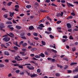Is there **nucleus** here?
<instances>
[{
    "label": "nucleus",
    "mask_w": 78,
    "mask_h": 78,
    "mask_svg": "<svg viewBox=\"0 0 78 78\" xmlns=\"http://www.w3.org/2000/svg\"><path fill=\"white\" fill-rule=\"evenodd\" d=\"M29 28L30 30H34V27L33 26H30Z\"/></svg>",
    "instance_id": "nucleus-10"
},
{
    "label": "nucleus",
    "mask_w": 78,
    "mask_h": 78,
    "mask_svg": "<svg viewBox=\"0 0 78 78\" xmlns=\"http://www.w3.org/2000/svg\"><path fill=\"white\" fill-rule=\"evenodd\" d=\"M4 67V65L3 64H0V68Z\"/></svg>",
    "instance_id": "nucleus-34"
},
{
    "label": "nucleus",
    "mask_w": 78,
    "mask_h": 78,
    "mask_svg": "<svg viewBox=\"0 0 78 78\" xmlns=\"http://www.w3.org/2000/svg\"><path fill=\"white\" fill-rule=\"evenodd\" d=\"M13 66H19V64L17 63H16L15 64H14L13 65Z\"/></svg>",
    "instance_id": "nucleus-59"
},
{
    "label": "nucleus",
    "mask_w": 78,
    "mask_h": 78,
    "mask_svg": "<svg viewBox=\"0 0 78 78\" xmlns=\"http://www.w3.org/2000/svg\"><path fill=\"white\" fill-rule=\"evenodd\" d=\"M50 2V0H46L45 2L46 3H49Z\"/></svg>",
    "instance_id": "nucleus-52"
},
{
    "label": "nucleus",
    "mask_w": 78,
    "mask_h": 78,
    "mask_svg": "<svg viewBox=\"0 0 78 78\" xmlns=\"http://www.w3.org/2000/svg\"><path fill=\"white\" fill-rule=\"evenodd\" d=\"M39 27H42L44 28V24H41L39 26Z\"/></svg>",
    "instance_id": "nucleus-43"
},
{
    "label": "nucleus",
    "mask_w": 78,
    "mask_h": 78,
    "mask_svg": "<svg viewBox=\"0 0 78 78\" xmlns=\"http://www.w3.org/2000/svg\"><path fill=\"white\" fill-rule=\"evenodd\" d=\"M22 50L23 51H25V52L27 51V49L26 48H22Z\"/></svg>",
    "instance_id": "nucleus-22"
},
{
    "label": "nucleus",
    "mask_w": 78,
    "mask_h": 78,
    "mask_svg": "<svg viewBox=\"0 0 78 78\" xmlns=\"http://www.w3.org/2000/svg\"><path fill=\"white\" fill-rule=\"evenodd\" d=\"M24 35H25V33H23L20 34V36H21L22 37H23V36H24Z\"/></svg>",
    "instance_id": "nucleus-42"
},
{
    "label": "nucleus",
    "mask_w": 78,
    "mask_h": 78,
    "mask_svg": "<svg viewBox=\"0 0 78 78\" xmlns=\"http://www.w3.org/2000/svg\"><path fill=\"white\" fill-rule=\"evenodd\" d=\"M69 39L71 40V39H72V40H73V37L71 35H70L69 36Z\"/></svg>",
    "instance_id": "nucleus-28"
},
{
    "label": "nucleus",
    "mask_w": 78,
    "mask_h": 78,
    "mask_svg": "<svg viewBox=\"0 0 78 78\" xmlns=\"http://www.w3.org/2000/svg\"><path fill=\"white\" fill-rule=\"evenodd\" d=\"M67 72L68 73H70L72 72V71L71 70H67Z\"/></svg>",
    "instance_id": "nucleus-23"
},
{
    "label": "nucleus",
    "mask_w": 78,
    "mask_h": 78,
    "mask_svg": "<svg viewBox=\"0 0 78 78\" xmlns=\"http://www.w3.org/2000/svg\"><path fill=\"white\" fill-rule=\"evenodd\" d=\"M34 39L35 40H38L39 39L38 37H34Z\"/></svg>",
    "instance_id": "nucleus-64"
},
{
    "label": "nucleus",
    "mask_w": 78,
    "mask_h": 78,
    "mask_svg": "<svg viewBox=\"0 0 78 78\" xmlns=\"http://www.w3.org/2000/svg\"><path fill=\"white\" fill-rule=\"evenodd\" d=\"M73 18V16H70L69 17H68L67 18L68 19H71Z\"/></svg>",
    "instance_id": "nucleus-37"
},
{
    "label": "nucleus",
    "mask_w": 78,
    "mask_h": 78,
    "mask_svg": "<svg viewBox=\"0 0 78 78\" xmlns=\"http://www.w3.org/2000/svg\"><path fill=\"white\" fill-rule=\"evenodd\" d=\"M54 56H53V58H56L57 56H58V55L56 54H54Z\"/></svg>",
    "instance_id": "nucleus-40"
},
{
    "label": "nucleus",
    "mask_w": 78,
    "mask_h": 78,
    "mask_svg": "<svg viewBox=\"0 0 78 78\" xmlns=\"http://www.w3.org/2000/svg\"><path fill=\"white\" fill-rule=\"evenodd\" d=\"M5 45L6 46H7V47H9V46H10V44H9L8 43H6L5 44Z\"/></svg>",
    "instance_id": "nucleus-33"
},
{
    "label": "nucleus",
    "mask_w": 78,
    "mask_h": 78,
    "mask_svg": "<svg viewBox=\"0 0 78 78\" xmlns=\"http://www.w3.org/2000/svg\"><path fill=\"white\" fill-rule=\"evenodd\" d=\"M62 22V21H58L57 22V24H59V23H61Z\"/></svg>",
    "instance_id": "nucleus-46"
},
{
    "label": "nucleus",
    "mask_w": 78,
    "mask_h": 78,
    "mask_svg": "<svg viewBox=\"0 0 78 78\" xmlns=\"http://www.w3.org/2000/svg\"><path fill=\"white\" fill-rule=\"evenodd\" d=\"M68 41V40L67 39H63L62 40V41L63 42H66V41Z\"/></svg>",
    "instance_id": "nucleus-19"
},
{
    "label": "nucleus",
    "mask_w": 78,
    "mask_h": 78,
    "mask_svg": "<svg viewBox=\"0 0 78 78\" xmlns=\"http://www.w3.org/2000/svg\"><path fill=\"white\" fill-rule=\"evenodd\" d=\"M73 3L74 4H76V5H78V1H75V2H73Z\"/></svg>",
    "instance_id": "nucleus-62"
},
{
    "label": "nucleus",
    "mask_w": 78,
    "mask_h": 78,
    "mask_svg": "<svg viewBox=\"0 0 78 78\" xmlns=\"http://www.w3.org/2000/svg\"><path fill=\"white\" fill-rule=\"evenodd\" d=\"M23 39H27V38L25 37H21Z\"/></svg>",
    "instance_id": "nucleus-57"
},
{
    "label": "nucleus",
    "mask_w": 78,
    "mask_h": 78,
    "mask_svg": "<svg viewBox=\"0 0 78 78\" xmlns=\"http://www.w3.org/2000/svg\"><path fill=\"white\" fill-rule=\"evenodd\" d=\"M63 60H65L66 61H68L69 59L68 58H63Z\"/></svg>",
    "instance_id": "nucleus-21"
},
{
    "label": "nucleus",
    "mask_w": 78,
    "mask_h": 78,
    "mask_svg": "<svg viewBox=\"0 0 78 78\" xmlns=\"http://www.w3.org/2000/svg\"><path fill=\"white\" fill-rule=\"evenodd\" d=\"M27 43H25L24 44H23V47H25V46H27Z\"/></svg>",
    "instance_id": "nucleus-44"
},
{
    "label": "nucleus",
    "mask_w": 78,
    "mask_h": 78,
    "mask_svg": "<svg viewBox=\"0 0 78 78\" xmlns=\"http://www.w3.org/2000/svg\"><path fill=\"white\" fill-rule=\"evenodd\" d=\"M71 14L72 15V16H75V14L73 12L71 13Z\"/></svg>",
    "instance_id": "nucleus-61"
},
{
    "label": "nucleus",
    "mask_w": 78,
    "mask_h": 78,
    "mask_svg": "<svg viewBox=\"0 0 78 78\" xmlns=\"http://www.w3.org/2000/svg\"><path fill=\"white\" fill-rule=\"evenodd\" d=\"M14 10L15 11H16L17 12H19V9L17 8L15 9Z\"/></svg>",
    "instance_id": "nucleus-53"
},
{
    "label": "nucleus",
    "mask_w": 78,
    "mask_h": 78,
    "mask_svg": "<svg viewBox=\"0 0 78 78\" xmlns=\"http://www.w3.org/2000/svg\"><path fill=\"white\" fill-rule=\"evenodd\" d=\"M13 48L14 50H18V49H19V48H17V46H14L13 47Z\"/></svg>",
    "instance_id": "nucleus-32"
},
{
    "label": "nucleus",
    "mask_w": 78,
    "mask_h": 78,
    "mask_svg": "<svg viewBox=\"0 0 78 78\" xmlns=\"http://www.w3.org/2000/svg\"><path fill=\"white\" fill-rule=\"evenodd\" d=\"M24 72H22V73H20V75H24Z\"/></svg>",
    "instance_id": "nucleus-51"
},
{
    "label": "nucleus",
    "mask_w": 78,
    "mask_h": 78,
    "mask_svg": "<svg viewBox=\"0 0 78 78\" xmlns=\"http://www.w3.org/2000/svg\"><path fill=\"white\" fill-rule=\"evenodd\" d=\"M47 59L48 60V61H51V59H52V58H47Z\"/></svg>",
    "instance_id": "nucleus-54"
},
{
    "label": "nucleus",
    "mask_w": 78,
    "mask_h": 78,
    "mask_svg": "<svg viewBox=\"0 0 78 78\" xmlns=\"http://www.w3.org/2000/svg\"><path fill=\"white\" fill-rule=\"evenodd\" d=\"M10 17H12L14 16V12H12H12H10Z\"/></svg>",
    "instance_id": "nucleus-12"
},
{
    "label": "nucleus",
    "mask_w": 78,
    "mask_h": 78,
    "mask_svg": "<svg viewBox=\"0 0 78 78\" xmlns=\"http://www.w3.org/2000/svg\"><path fill=\"white\" fill-rule=\"evenodd\" d=\"M61 2H62V3H66V1H65V0H61Z\"/></svg>",
    "instance_id": "nucleus-63"
},
{
    "label": "nucleus",
    "mask_w": 78,
    "mask_h": 78,
    "mask_svg": "<svg viewBox=\"0 0 78 78\" xmlns=\"http://www.w3.org/2000/svg\"><path fill=\"white\" fill-rule=\"evenodd\" d=\"M18 67L19 68H20L21 69H23V67L22 66V65H19V66H18Z\"/></svg>",
    "instance_id": "nucleus-48"
},
{
    "label": "nucleus",
    "mask_w": 78,
    "mask_h": 78,
    "mask_svg": "<svg viewBox=\"0 0 78 78\" xmlns=\"http://www.w3.org/2000/svg\"><path fill=\"white\" fill-rule=\"evenodd\" d=\"M67 27L68 28H70L72 27V25L70 24V23H68L67 24Z\"/></svg>",
    "instance_id": "nucleus-9"
},
{
    "label": "nucleus",
    "mask_w": 78,
    "mask_h": 78,
    "mask_svg": "<svg viewBox=\"0 0 78 78\" xmlns=\"http://www.w3.org/2000/svg\"><path fill=\"white\" fill-rule=\"evenodd\" d=\"M15 7L16 8H19V6L18 5H16Z\"/></svg>",
    "instance_id": "nucleus-49"
},
{
    "label": "nucleus",
    "mask_w": 78,
    "mask_h": 78,
    "mask_svg": "<svg viewBox=\"0 0 78 78\" xmlns=\"http://www.w3.org/2000/svg\"><path fill=\"white\" fill-rule=\"evenodd\" d=\"M34 8L36 9L37 8V7L38 6V3L37 2H36L34 4Z\"/></svg>",
    "instance_id": "nucleus-5"
},
{
    "label": "nucleus",
    "mask_w": 78,
    "mask_h": 78,
    "mask_svg": "<svg viewBox=\"0 0 78 78\" xmlns=\"http://www.w3.org/2000/svg\"><path fill=\"white\" fill-rule=\"evenodd\" d=\"M4 28V27H1L0 28L1 30V31H3L4 32H5V30L4 29H3V28Z\"/></svg>",
    "instance_id": "nucleus-47"
},
{
    "label": "nucleus",
    "mask_w": 78,
    "mask_h": 78,
    "mask_svg": "<svg viewBox=\"0 0 78 78\" xmlns=\"http://www.w3.org/2000/svg\"><path fill=\"white\" fill-rule=\"evenodd\" d=\"M40 11H41V12H48V11L47 10L46 11L45 10L41 9Z\"/></svg>",
    "instance_id": "nucleus-16"
},
{
    "label": "nucleus",
    "mask_w": 78,
    "mask_h": 78,
    "mask_svg": "<svg viewBox=\"0 0 78 78\" xmlns=\"http://www.w3.org/2000/svg\"><path fill=\"white\" fill-rule=\"evenodd\" d=\"M37 72V73H40V72H41V70H40V69H38Z\"/></svg>",
    "instance_id": "nucleus-60"
},
{
    "label": "nucleus",
    "mask_w": 78,
    "mask_h": 78,
    "mask_svg": "<svg viewBox=\"0 0 78 78\" xmlns=\"http://www.w3.org/2000/svg\"><path fill=\"white\" fill-rule=\"evenodd\" d=\"M15 72H16V73H19L20 72V70L19 69H18L17 70H16L15 71Z\"/></svg>",
    "instance_id": "nucleus-35"
},
{
    "label": "nucleus",
    "mask_w": 78,
    "mask_h": 78,
    "mask_svg": "<svg viewBox=\"0 0 78 78\" xmlns=\"http://www.w3.org/2000/svg\"><path fill=\"white\" fill-rule=\"evenodd\" d=\"M27 67L29 70H34V68L33 66L30 67L29 66H27Z\"/></svg>",
    "instance_id": "nucleus-4"
},
{
    "label": "nucleus",
    "mask_w": 78,
    "mask_h": 78,
    "mask_svg": "<svg viewBox=\"0 0 78 78\" xmlns=\"http://www.w3.org/2000/svg\"><path fill=\"white\" fill-rule=\"evenodd\" d=\"M16 28H17V29H21V27L18 25H16Z\"/></svg>",
    "instance_id": "nucleus-18"
},
{
    "label": "nucleus",
    "mask_w": 78,
    "mask_h": 78,
    "mask_svg": "<svg viewBox=\"0 0 78 78\" xmlns=\"http://www.w3.org/2000/svg\"><path fill=\"white\" fill-rule=\"evenodd\" d=\"M51 50L53 52H54V53H57V51L54 49H51Z\"/></svg>",
    "instance_id": "nucleus-50"
},
{
    "label": "nucleus",
    "mask_w": 78,
    "mask_h": 78,
    "mask_svg": "<svg viewBox=\"0 0 78 78\" xmlns=\"http://www.w3.org/2000/svg\"><path fill=\"white\" fill-rule=\"evenodd\" d=\"M31 51H36L37 50V48H33L31 49Z\"/></svg>",
    "instance_id": "nucleus-15"
},
{
    "label": "nucleus",
    "mask_w": 78,
    "mask_h": 78,
    "mask_svg": "<svg viewBox=\"0 0 78 78\" xmlns=\"http://www.w3.org/2000/svg\"><path fill=\"white\" fill-rule=\"evenodd\" d=\"M31 77V78H33V77H37V74H34L30 76Z\"/></svg>",
    "instance_id": "nucleus-14"
},
{
    "label": "nucleus",
    "mask_w": 78,
    "mask_h": 78,
    "mask_svg": "<svg viewBox=\"0 0 78 78\" xmlns=\"http://www.w3.org/2000/svg\"><path fill=\"white\" fill-rule=\"evenodd\" d=\"M49 37H51V39H54V37H54V36H53L51 35H49Z\"/></svg>",
    "instance_id": "nucleus-31"
},
{
    "label": "nucleus",
    "mask_w": 78,
    "mask_h": 78,
    "mask_svg": "<svg viewBox=\"0 0 78 78\" xmlns=\"http://www.w3.org/2000/svg\"><path fill=\"white\" fill-rule=\"evenodd\" d=\"M6 24H12V22L11 21L7 22L6 23Z\"/></svg>",
    "instance_id": "nucleus-30"
},
{
    "label": "nucleus",
    "mask_w": 78,
    "mask_h": 78,
    "mask_svg": "<svg viewBox=\"0 0 78 78\" xmlns=\"http://www.w3.org/2000/svg\"><path fill=\"white\" fill-rule=\"evenodd\" d=\"M26 8H31V5H29L26 6Z\"/></svg>",
    "instance_id": "nucleus-25"
},
{
    "label": "nucleus",
    "mask_w": 78,
    "mask_h": 78,
    "mask_svg": "<svg viewBox=\"0 0 78 78\" xmlns=\"http://www.w3.org/2000/svg\"><path fill=\"white\" fill-rule=\"evenodd\" d=\"M39 56H41L42 58H44L45 57V55L42 53H41L40 55H39Z\"/></svg>",
    "instance_id": "nucleus-13"
},
{
    "label": "nucleus",
    "mask_w": 78,
    "mask_h": 78,
    "mask_svg": "<svg viewBox=\"0 0 78 78\" xmlns=\"http://www.w3.org/2000/svg\"><path fill=\"white\" fill-rule=\"evenodd\" d=\"M4 54L5 55H6L7 56H9V52L7 51H5L4 52Z\"/></svg>",
    "instance_id": "nucleus-11"
},
{
    "label": "nucleus",
    "mask_w": 78,
    "mask_h": 78,
    "mask_svg": "<svg viewBox=\"0 0 78 78\" xmlns=\"http://www.w3.org/2000/svg\"><path fill=\"white\" fill-rule=\"evenodd\" d=\"M44 54L45 55H48V54H49V53L47 52V51H46L44 52Z\"/></svg>",
    "instance_id": "nucleus-24"
},
{
    "label": "nucleus",
    "mask_w": 78,
    "mask_h": 78,
    "mask_svg": "<svg viewBox=\"0 0 78 78\" xmlns=\"http://www.w3.org/2000/svg\"><path fill=\"white\" fill-rule=\"evenodd\" d=\"M34 16H30V18L31 19H33V18H34Z\"/></svg>",
    "instance_id": "nucleus-56"
},
{
    "label": "nucleus",
    "mask_w": 78,
    "mask_h": 78,
    "mask_svg": "<svg viewBox=\"0 0 78 78\" xmlns=\"http://www.w3.org/2000/svg\"><path fill=\"white\" fill-rule=\"evenodd\" d=\"M63 38H64V39H67L68 37L66 36V35H64L62 37Z\"/></svg>",
    "instance_id": "nucleus-41"
},
{
    "label": "nucleus",
    "mask_w": 78,
    "mask_h": 78,
    "mask_svg": "<svg viewBox=\"0 0 78 78\" xmlns=\"http://www.w3.org/2000/svg\"><path fill=\"white\" fill-rule=\"evenodd\" d=\"M69 67V66L68 65H65V66L64 68V69H67Z\"/></svg>",
    "instance_id": "nucleus-45"
},
{
    "label": "nucleus",
    "mask_w": 78,
    "mask_h": 78,
    "mask_svg": "<svg viewBox=\"0 0 78 78\" xmlns=\"http://www.w3.org/2000/svg\"><path fill=\"white\" fill-rule=\"evenodd\" d=\"M3 16L5 18H7L8 17V15L7 14H5Z\"/></svg>",
    "instance_id": "nucleus-38"
},
{
    "label": "nucleus",
    "mask_w": 78,
    "mask_h": 78,
    "mask_svg": "<svg viewBox=\"0 0 78 78\" xmlns=\"http://www.w3.org/2000/svg\"><path fill=\"white\" fill-rule=\"evenodd\" d=\"M75 64H77V63L73 62L71 63L70 64L71 66H73V65H75Z\"/></svg>",
    "instance_id": "nucleus-17"
},
{
    "label": "nucleus",
    "mask_w": 78,
    "mask_h": 78,
    "mask_svg": "<svg viewBox=\"0 0 78 78\" xmlns=\"http://www.w3.org/2000/svg\"><path fill=\"white\" fill-rule=\"evenodd\" d=\"M15 60H16L17 61H20L22 60V59H19V58H17V57H15Z\"/></svg>",
    "instance_id": "nucleus-7"
},
{
    "label": "nucleus",
    "mask_w": 78,
    "mask_h": 78,
    "mask_svg": "<svg viewBox=\"0 0 78 78\" xmlns=\"http://www.w3.org/2000/svg\"><path fill=\"white\" fill-rule=\"evenodd\" d=\"M42 27H37V30H42Z\"/></svg>",
    "instance_id": "nucleus-26"
},
{
    "label": "nucleus",
    "mask_w": 78,
    "mask_h": 78,
    "mask_svg": "<svg viewBox=\"0 0 78 78\" xmlns=\"http://www.w3.org/2000/svg\"><path fill=\"white\" fill-rule=\"evenodd\" d=\"M63 14H64V12H61V14L58 13L57 15L56 16L57 17H62Z\"/></svg>",
    "instance_id": "nucleus-2"
},
{
    "label": "nucleus",
    "mask_w": 78,
    "mask_h": 78,
    "mask_svg": "<svg viewBox=\"0 0 78 78\" xmlns=\"http://www.w3.org/2000/svg\"><path fill=\"white\" fill-rule=\"evenodd\" d=\"M35 58H41V56L39 55H36L35 56Z\"/></svg>",
    "instance_id": "nucleus-27"
},
{
    "label": "nucleus",
    "mask_w": 78,
    "mask_h": 78,
    "mask_svg": "<svg viewBox=\"0 0 78 78\" xmlns=\"http://www.w3.org/2000/svg\"><path fill=\"white\" fill-rule=\"evenodd\" d=\"M67 5L69 7H70V6L71 7H73V6H74V5H73L72 3H70L67 2Z\"/></svg>",
    "instance_id": "nucleus-3"
},
{
    "label": "nucleus",
    "mask_w": 78,
    "mask_h": 78,
    "mask_svg": "<svg viewBox=\"0 0 78 78\" xmlns=\"http://www.w3.org/2000/svg\"><path fill=\"white\" fill-rule=\"evenodd\" d=\"M0 28H5V26H4V24L2 23H0Z\"/></svg>",
    "instance_id": "nucleus-6"
},
{
    "label": "nucleus",
    "mask_w": 78,
    "mask_h": 78,
    "mask_svg": "<svg viewBox=\"0 0 78 78\" xmlns=\"http://www.w3.org/2000/svg\"><path fill=\"white\" fill-rule=\"evenodd\" d=\"M33 35L35 36H37V33H33Z\"/></svg>",
    "instance_id": "nucleus-39"
},
{
    "label": "nucleus",
    "mask_w": 78,
    "mask_h": 78,
    "mask_svg": "<svg viewBox=\"0 0 78 78\" xmlns=\"http://www.w3.org/2000/svg\"><path fill=\"white\" fill-rule=\"evenodd\" d=\"M41 43L42 44V45H46V43L43 41H41Z\"/></svg>",
    "instance_id": "nucleus-20"
},
{
    "label": "nucleus",
    "mask_w": 78,
    "mask_h": 78,
    "mask_svg": "<svg viewBox=\"0 0 78 78\" xmlns=\"http://www.w3.org/2000/svg\"><path fill=\"white\" fill-rule=\"evenodd\" d=\"M73 73H76V72H78V68H76L73 71Z\"/></svg>",
    "instance_id": "nucleus-8"
},
{
    "label": "nucleus",
    "mask_w": 78,
    "mask_h": 78,
    "mask_svg": "<svg viewBox=\"0 0 78 78\" xmlns=\"http://www.w3.org/2000/svg\"><path fill=\"white\" fill-rule=\"evenodd\" d=\"M10 51H12V53H15V52H16V51H15L13 50H10Z\"/></svg>",
    "instance_id": "nucleus-58"
},
{
    "label": "nucleus",
    "mask_w": 78,
    "mask_h": 78,
    "mask_svg": "<svg viewBox=\"0 0 78 78\" xmlns=\"http://www.w3.org/2000/svg\"><path fill=\"white\" fill-rule=\"evenodd\" d=\"M51 5H52V6H55V7H57V5L54 4L53 3H52L51 4Z\"/></svg>",
    "instance_id": "nucleus-55"
},
{
    "label": "nucleus",
    "mask_w": 78,
    "mask_h": 78,
    "mask_svg": "<svg viewBox=\"0 0 78 78\" xmlns=\"http://www.w3.org/2000/svg\"><path fill=\"white\" fill-rule=\"evenodd\" d=\"M3 40L5 41V42H8L10 40V38L6 37L3 38Z\"/></svg>",
    "instance_id": "nucleus-1"
},
{
    "label": "nucleus",
    "mask_w": 78,
    "mask_h": 78,
    "mask_svg": "<svg viewBox=\"0 0 78 78\" xmlns=\"http://www.w3.org/2000/svg\"><path fill=\"white\" fill-rule=\"evenodd\" d=\"M55 75L56 76L59 77V76H60V74L59 73H56L55 74Z\"/></svg>",
    "instance_id": "nucleus-36"
},
{
    "label": "nucleus",
    "mask_w": 78,
    "mask_h": 78,
    "mask_svg": "<svg viewBox=\"0 0 78 78\" xmlns=\"http://www.w3.org/2000/svg\"><path fill=\"white\" fill-rule=\"evenodd\" d=\"M12 3V2H9L8 4H7V5H8L9 6H10L11 5Z\"/></svg>",
    "instance_id": "nucleus-29"
}]
</instances>
